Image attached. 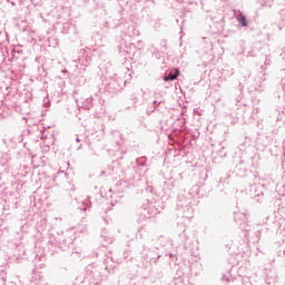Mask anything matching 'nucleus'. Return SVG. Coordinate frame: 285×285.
<instances>
[{
    "instance_id": "obj_1",
    "label": "nucleus",
    "mask_w": 285,
    "mask_h": 285,
    "mask_svg": "<svg viewBox=\"0 0 285 285\" xmlns=\"http://www.w3.org/2000/svg\"><path fill=\"white\" fill-rule=\"evenodd\" d=\"M179 77V70H176V73H169L167 77H165V81H175Z\"/></svg>"
},
{
    "instance_id": "obj_2",
    "label": "nucleus",
    "mask_w": 285,
    "mask_h": 285,
    "mask_svg": "<svg viewBox=\"0 0 285 285\" xmlns=\"http://www.w3.org/2000/svg\"><path fill=\"white\" fill-rule=\"evenodd\" d=\"M238 21H239V23H242V26L244 28H246V26H248V23L246 22V17L244 14L238 16Z\"/></svg>"
}]
</instances>
